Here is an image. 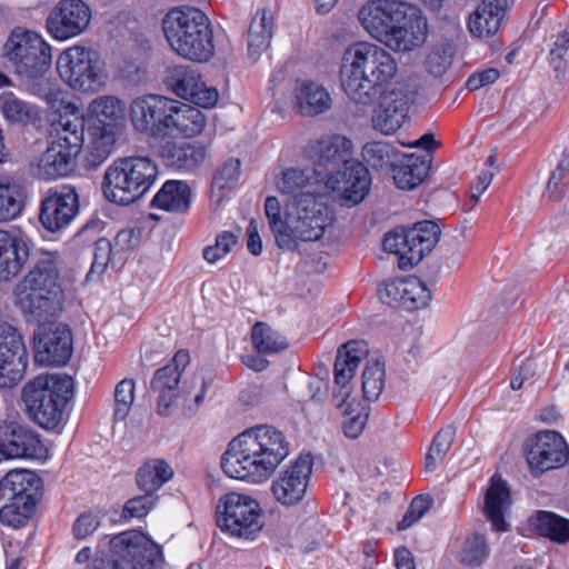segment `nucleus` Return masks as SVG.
Segmentation results:
<instances>
[{"label": "nucleus", "mask_w": 569, "mask_h": 569, "mask_svg": "<svg viewBox=\"0 0 569 569\" xmlns=\"http://www.w3.org/2000/svg\"><path fill=\"white\" fill-rule=\"evenodd\" d=\"M399 18L387 47L395 51H408L422 46L427 39L428 23L421 10L406 3Z\"/></svg>", "instance_id": "nucleus-24"}, {"label": "nucleus", "mask_w": 569, "mask_h": 569, "mask_svg": "<svg viewBox=\"0 0 569 569\" xmlns=\"http://www.w3.org/2000/svg\"><path fill=\"white\" fill-rule=\"evenodd\" d=\"M439 226L430 220L416 222L412 227H397L383 237V249L398 256L401 270L417 266L431 252L440 239Z\"/></svg>", "instance_id": "nucleus-10"}, {"label": "nucleus", "mask_w": 569, "mask_h": 569, "mask_svg": "<svg viewBox=\"0 0 569 569\" xmlns=\"http://www.w3.org/2000/svg\"><path fill=\"white\" fill-rule=\"evenodd\" d=\"M90 112L94 117L92 124H119L123 129L124 106L120 99L104 96L90 103Z\"/></svg>", "instance_id": "nucleus-43"}, {"label": "nucleus", "mask_w": 569, "mask_h": 569, "mask_svg": "<svg viewBox=\"0 0 569 569\" xmlns=\"http://www.w3.org/2000/svg\"><path fill=\"white\" fill-rule=\"evenodd\" d=\"M206 147L199 141L180 143V169H192L203 162Z\"/></svg>", "instance_id": "nucleus-62"}, {"label": "nucleus", "mask_w": 569, "mask_h": 569, "mask_svg": "<svg viewBox=\"0 0 569 569\" xmlns=\"http://www.w3.org/2000/svg\"><path fill=\"white\" fill-rule=\"evenodd\" d=\"M253 348L261 355L280 352L288 348V341L269 325L258 321L251 329Z\"/></svg>", "instance_id": "nucleus-46"}, {"label": "nucleus", "mask_w": 569, "mask_h": 569, "mask_svg": "<svg viewBox=\"0 0 569 569\" xmlns=\"http://www.w3.org/2000/svg\"><path fill=\"white\" fill-rule=\"evenodd\" d=\"M79 153L67 150L59 143L50 142L38 163L39 177L53 180L71 173L77 166Z\"/></svg>", "instance_id": "nucleus-30"}, {"label": "nucleus", "mask_w": 569, "mask_h": 569, "mask_svg": "<svg viewBox=\"0 0 569 569\" xmlns=\"http://www.w3.org/2000/svg\"><path fill=\"white\" fill-rule=\"evenodd\" d=\"M60 78L72 89L94 92L101 88L106 74L98 51L73 46L60 53L57 60Z\"/></svg>", "instance_id": "nucleus-11"}, {"label": "nucleus", "mask_w": 569, "mask_h": 569, "mask_svg": "<svg viewBox=\"0 0 569 569\" xmlns=\"http://www.w3.org/2000/svg\"><path fill=\"white\" fill-rule=\"evenodd\" d=\"M174 476L173 468L163 459H150L137 471L136 482L143 492L156 493Z\"/></svg>", "instance_id": "nucleus-37"}, {"label": "nucleus", "mask_w": 569, "mask_h": 569, "mask_svg": "<svg viewBox=\"0 0 569 569\" xmlns=\"http://www.w3.org/2000/svg\"><path fill=\"white\" fill-rule=\"evenodd\" d=\"M157 102L160 103L161 110L154 114V126L150 130V136L154 138L166 139L178 130V102L174 99L158 94Z\"/></svg>", "instance_id": "nucleus-47"}, {"label": "nucleus", "mask_w": 569, "mask_h": 569, "mask_svg": "<svg viewBox=\"0 0 569 569\" xmlns=\"http://www.w3.org/2000/svg\"><path fill=\"white\" fill-rule=\"evenodd\" d=\"M41 478L31 470H11L0 480V522L20 528L32 517L43 495Z\"/></svg>", "instance_id": "nucleus-8"}, {"label": "nucleus", "mask_w": 569, "mask_h": 569, "mask_svg": "<svg viewBox=\"0 0 569 569\" xmlns=\"http://www.w3.org/2000/svg\"><path fill=\"white\" fill-rule=\"evenodd\" d=\"M160 547L138 530H128L109 541V550L96 557L88 569H153L161 567Z\"/></svg>", "instance_id": "nucleus-9"}, {"label": "nucleus", "mask_w": 569, "mask_h": 569, "mask_svg": "<svg viewBox=\"0 0 569 569\" xmlns=\"http://www.w3.org/2000/svg\"><path fill=\"white\" fill-rule=\"evenodd\" d=\"M214 44L210 21L196 7L180 4V57L193 62H207Z\"/></svg>", "instance_id": "nucleus-13"}, {"label": "nucleus", "mask_w": 569, "mask_h": 569, "mask_svg": "<svg viewBox=\"0 0 569 569\" xmlns=\"http://www.w3.org/2000/svg\"><path fill=\"white\" fill-rule=\"evenodd\" d=\"M91 10L82 0H61L46 19L47 31L57 40L81 34L89 26Z\"/></svg>", "instance_id": "nucleus-20"}, {"label": "nucleus", "mask_w": 569, "mask_h": 569, "mask_svg": "<svg viewBox=\"0 0 569 569\" xmlns=\"http://www.w3.org/2000/svg\"><path fill=\"white\" fill-rule=\"evenodd\" d=\"M289 455V442L273 426L259 425L232 439L221 458L223 472L233 479H268Z\"/></svg>", "instance_id": "nucleus-1"}, {"label": "nucleus", "mask_w": 569, "mask_h": 569, "mask_svg": "<svg viewBox=\"0 0 569 569\" xmlns=\"http://www.w3.org/2000/svg\"><path fill=\"white\" fill-rule=\"evenodd\" d=\"M416 96L415 86L408 82H399L391 90L383 92L372 116L373 128L383 134L397 131L402 126Z\"/></svg>", "instance_id": "nucleus-16"}, {"label": "nucleus", "mask_w": 569, "mask_h": 569, "mask_svg": "<svg viewBox=\"0 0 569 569\" xmlns=\"http://www.w3.org/2000/svg\"><path fill=\"white\" fill-rule=\"evenodd\" d=\"M402 308L417 310L425 308L431 300V292L419 278L409 277L403 279Z\"/></svg>", "instance_id": "nucleus-50"}, {"label": "nucleus", "mask_w": 569, "mask_h": 569, "mask_svg": "<svg viewBox=\"0 0 569 569\" xmlns=\"http://www.w3.org/2000/svg\"><path fill=\"white\" fill-rule=\"evenodd\" d=\"M351 147L349 139L337 134L311 143L306 154L312 162L315 174L327 181L352 159Z\"/></svg>", "instance_id": "nucleus-19"}, {"label": "nucleus", "mask_w": 569, "mask_h": 569, "mask_svg": "<svg viewBox=\"0 0 569 569\" xmlns=\"http://www.w3.org/2000/svg\"><path fill=\"white\" fill-rule=\"evenodd\" d=\"M207 383L201 373L184 379L180 387V416L190 419L204 401Z\"/></svg>", "instance_id": "nucleus-39"}, {"label": "nucleus", "mask_w": 569, "mask_h": 569, "mask_svg": "<svg viewBox=\"0 0 569 569\" xmlns=\"http://www.w3.org/2000/svg\"><path fill=\"white\" fill-rule=\"evenodd\" d=\"M27 349L19 331L0 323V388L17 386L27 369Z\"/></svg>", "instance_id": "nucleus-17"}, {"label": "nucleus", "mask_w": 569, "mask_h": 569, "mask_svg": "<svg viewBox=\"0 0 569 569\" xmlns=\"http://www.w3.org/2000/svg\"><path fill=\"white\" fill-rule=\"evenodd\" d=\"M400 154L393 144L386 141H371L362 148L363 160L376 170L392 169Z\"/></svg>", "instance_id": "nucleus-45"}, {"label": "nucleus", "mask_w": 569, "mask_h": 569, "mask_svg": "<svg viewBox=\"0 0 569 569\" xmlns=\"http://www.w3.org/2000/svg\"><path fill=\"white\" fill-rule=\"evenodd\" d=\"M4 51L29 92L46 99L54 96L52 82L47 77L52 62L51 47L39 33L13 29Z\"/></svg>", "instance_id": "nucleus-3"}, {"label": "nucleus", "mask_w": 569, "mask_h": 569, "mask_svg": "<svg viewBox=\"0 0 569 569\" xmlns=\"http://www.w3.org/2000/svg\"><path fill=\"white\" fill-rule=\"evenodd\" d=\"M0 111L3 118L13 124L26 126L38 118L36 107L18 98L13 92L0 94Z\"/></svg>", "instance_id": "nucleus-41"}, {"label": "nucleus", "mask_w": 569, "mask_h": 569, "mask_svg": "<svg viewBox=\"0 0 569 569\" xmlns=\"http://www.w3.org/2000/svg\"><path fill=\"white\" fill-rule=\"evenodd\" d=\"M489 552L486 539L479 533L469 536L463 542L459 553L460 562L469 567H478L487 558Z\"/></svg>", "instance_id": "nucleus-52"}, {"label": "nucleus", "mask_w": 569, "mask_h": 569, "mask_svg": "<svg viewBox=\"0 0 569 569\" xmlns=\"http://www.w3.org/2000/svg\"><path fill=\"white\" fill-rule=\"evenodd\" d=\"M431 168V156L400 154L391 169L393 180L399 189L412 190L427 177Z\"/></svg>", "instance_id": "nucleus-32"}, {"label": "nucleus", "mask_w": 569, "mask_h": 569, "mask_svg": "<svg viewBox=\"0 0 569 569\" xmlns=\"http://www.w3.org/2000/svg\"><path fill=\"white\" fill-rule=\"evenodd\" d=\"M237 242L238 237L234 233L231 231H223L217 236L216 243L213 246H209L203 249V258L208 262L214 263L229 253Z\"/></svg>", "instance_id": "nucleus-59"}, {"label": "nucleus", "mask_w": 569, "mask_h": 569, "mask_svg": "<svg viewBox=\"0 0 569 569\" xmlns=\"http://www.w3.org/2000/svg\"><path fill=\"white\" fill-rule=\"evenodd\" d=\"M312 472V457L301 455L273 481L271 491L281 505L293 506L299 503L307 491Z\"/></svg>", "instance_id": "nucleus-23"}, {"label": "nucleus", "mask_w": 569, "mask_h": 569, "mask_svg": "<svg viewBox=\"0 0 569 569\" xmlns=\"http://www.w3.org/2000/svg\"><path fill=\"white\" fill-rule=\"evenodd\" d=\"M523 451L535 476L560 468L569 460V446L555 430H541L529 436L525 440Z\"/></svg>", "instance_id": "nucleus-14"}, {"label": "nucleus", "mask_w": 569, "mask_h": 569, "mask_svg": "<svg viewBox=\"0 0 569 569\" xmlns=\"http://www.w3.org/2000/svg\"><path fill=\"white\" fill-rule=\"evenodd\" d=\"M396 72L397 62L389 52L373 43L358 42L343 53L340 82L350 100L371 106L387 92L385 86Z\"/></svg>", "instance_id": "nucleus-2"}, {"label": "nucleus", "mask_w": 569, "mask_h": 569, "mask_svg": "<svg viewBox=\"0 0 569 569\" xmlns=\"http://www.w3.org/2000/svg\"><path fill=\"white\" fill-rule=\"evenodd\" d=\"M216 517L217 526L231 536L252 540L262 529L257 501L243 495L232 492L221 498Z\"/></svg>", "instance_id": "nucleus-12"}, {"label": "nucleus", "mask_w": 569, "mask_h": 569, "mask_svg": "<svg viewBox=\"0 0 569 569\" xmlns=\"http://www.w3.org/2000/svg\"><path fill=\"white\" fill-rule=\"evenodd\" d=\"M60 272L54 254L46 252L17 284L14 303L34 320L52 317L59 307Z\"/></svg>", "instance_id": "nucleus-4"}, {"label": "nucleus", "mask_w": 569, "mask_h": 569, "mask_svg": "<svg viewBox=\"0 0 569 569\" xmlns=\"http://www.w3.org/2000/svg\"><path fill=\"white\" fill-rule=\"evenodd\" d=\"M511 497L507 482L493 476L486 490L483 511L486 518L497 531H507L509 526L505 520V512L510 507Z\"/></svg>", "instance_id": "nucleus-28"}, {"label": "nucleus", "mask_w": 569, "mask_h": 569, "mask_svg": "<svg viewBox=\"0 0 569 569\" xmlns=\"http://www.w3.org/2000/svg\"><path fill=\"white\" fill-rule=\"evenodd\" d=\"M403 279L386 281L378 289V296L382 303L392 308H402Z\"/></svg>", "instance_id": "nucleus-63"}, {"label": "nucleus", "mask_w": 569, "mask_h": 569, "mask_svg": "<svg viewBox=\"0 0 569 569\" xmlns=\"http://www.w3.org/2000/svg\"><path fill=\"white\" fill-rule=\"evenodd\" d=\"M158 166L149 157L116 159L103 176V194L113 203L128 206L141 199L153 186Z\"/></svg>", "instance_id": "nucleus-6"}, {"label": "nucleus", "mask_w": 569, "mask_h": 569, "mask_svg": "<svg viewBox=\"0 0 569 569\" xmlns=\"http://www.w3.org/2000/svg\"><path fill=\"white\" fill-rule=\"evenodd\" d=\"M150 388L157 393V413L163 418L172 416L178 401V352L168 365L154 372Z\"/></svg>", "instance_id": "nucleus-27"}, {"label": "nucleus", "mask_w": 569, "mask_h": 569, "mask_svg": "<svg viewBox=\"0 0 569 569\" xmlns=\"http://www.w3.org/2000/svg\"><path fill=\"white\" fill-rule=\"evenodd\" d=\"M74 383L68 375H39L27 382L21 392L30 418L44 429L56 428L73 398Z\"/></svg>", "instance_id": "nucleus-5"}, {"label": "nucleus", "mask_w": 569, "mask_h": 569, "mask_svg": "<svg viewBox=\"0 0 569 569\" xmlns=\"http://www.w3.org/2000/svg\"><path fill=\"white\" fill-rule=\"evenodd\" d=\"M240 161L228 159L216 172L212 179L211 198L218 203L222 201V191L232 188L240 177Z\"/></svg>", "instance_id": "nucleus-49"}, {"label": "nucleus", "mask_w": 569, "mask_h": 569, "mask_svg": "<svg viewBox=\"0 0 569 569\" xmlns=\"http://www.w3.org/2000/svg\"><path fill=\"white\" fill-rule=\"evenodd\" d=\"M157 497L151 492H144L142 496L129 499L122 509L121 517L126 520L141 519L147 516L154 507Z\"/></svg>", "instance_id": "nucleus-57"}, {"label": "nucleus", "mask_w": 569, "mask_h": 569, "mask_svg": "<svg viewBox=\"0 0 569 569\" xmlns=\"http://www.w3.org/2000/svg\"><path fill=\"white\" fill-rule=\"evenodd\" d=\"M310 183V177L306 173L305 170L289 168L284 170L280 178L277 179V189L282 194H290L299 197L301 193H305L303 189L307 188ZM308 191H306L307 193Z\"/></svg>", "instance_id": "nucleus-53"}, {"label": "nucleus", "mask_w": 569, "mask_h": 569, "mask_svg": "<svg viewBox=\"0 0 569 569\" xmlns=\"http://www.w3.org/2000/svg\"><path fill=\"white\" fill-rule=\"evenodd\" d=\"M353 412L355 410L351 409V405L343 409L342 431L350 439H356L363 432L369 418V412L366 408H361V411L357 412V415H353Z\"/></svg>", "instance_id": "nucleus-60"}, {"label": "nucleus", "mask_w": 569, "mask_h": 569, "mask_svg": "<svg viewBox=\"0 0 569 569\" xmlns=\"http://www.w3.org/2000/svg\"><path fill=\"white\" fill-rule=\"evenodd\" d=\"M406 3L393 0H370L359 10L358 19L372 38L387 46L396 22H399V17L406 9Z\"/></svg>", "instance_id": "nucleus-22"}, {"label": "nucleus", "mask_w": 569, "mask_h": 569, "mask_svg": "<svg viewBox=\"0 0 569 569\" xmlns=\"http://www.w3.org/2000/svg\"><path fill=\"white\" fill-rule=\"evenodd\" d=\"M40 320L34 331V359L43 366H63L73 351L70 328L61 322Z\"/></svg>", "instance_id": "nucleus-15"}, {"label": "nucleus", "mask_w": 569, "mask_h": 569, "mask_svg": "<svg viewBox=\"0 0 569 569\" xmlns=\"http://www.w3.org/2000/svg\"><path fill=\"white\" fill-rule=\"evenodd\" d=\"M368 353V345L365 341H348L339 347L335 361V382L340 387L339 395H336V398L341 397V401L337 405L338 408L345 409L348 407L347 398L350 395L348 383Z\"/></svg>", "instance_id": "nucleus-26"}, {"label": "nucleus", "mask_w": 569, "mask_h": 569, "mask_svg": "<svg viewBox=\"0 0 569 569\" xmlns=\"http://www.w3.org/2000/svg\"><path fill=\"white\" fill-rule=\"evenodd\" d=\"M433 499L429 495H419L411 501L403 518L398 522V530H406L416 523L432 506Z\"/></svg>", "instance_id": "nucleus-58"}, {"label": "nucleus", "mask_w": 569, "mask_h": 569, "mask_svg": "<svg viewBox=\"0 0 569 569\" xmlns=\"http://www.w3.org/2000/svg\"><path fill=\"white\" fill-rule=\"evenodd\" d=\"M136 383L132 379L121 380L114 389V420L122 421L130 412L134 400Z\"/></svg>", "instance_id": "nucleus-55"}, {"label": "nucleus", "mask_w": 569, "mask_h": 569, "mask_svg": "<svg viewBox=\"0 0 569 569\" xmlns=\"http://www.w3.org/2000/svg\"><path fill=\"white\" fill-rule=\"evenodd\" d=\"M158 94H147L143 97L136 98L130 106V117L133 127L143 133H150V130L154 126V114L161 110L157 102Z\"/></svg>", "instance_id": "nucleus-44"}, {"label": "nucleus", "mask_w": 569, "mask_h": 569, "mask_svg": "<svg viewBox=\"0 0 569 569\" xmlns=\"http://www.w3.org/2000/svg\"><path fill=\"white\" fill-rule=\"evenodd\" d=\"M180 98L201 108H213L219 99L214 87H207L201 81L198 69L180 64Z\"/></svg>", "instance_id": "nucleus-29"}, {"label": "nucleus", "mask_w": 569, "mask_h": 569, "mask_svg": "<svg viewBox=\"0 0 569 569\" xmlns=\"http://www.w3.org/2000/svg\"><path fill=\"white\" fill-rule=\"evenodd\" d=\"M204 123L206 118L200 109L180 102V136L194 137L202 131Z\"/></svg>", "instance_id": "nucleus-54"}, {"label": "nucleus", "mask_w": 569, "mask_h": 569, "mask_svg": "<svg viewBox=\"0 0 569 569\" xmlns=\"http://www.w3.org/2000/svg\"><path fill=\"white\" fill-rule=\"evenodd\" d=\"M455 436L456 429L452 426H447L437 432L426 455L427 469H435L437 461L443 459L453 442Z\"/></svg>", "instance_id": "nucleus-51"}, {"label": "nucleus", "mask_w": 569, "mask_h": 569, "mask_svg": "<svg viewBox=\"0 0 569 569\" xmlns=\"http://www.w3.org/2000/svg\"><path fill=\"white\" fill-rule=\"evenodd\" d=\"M28 247L21 239L0 230V281L17 276L28 260Z\"/></svg>", "instance_id": "nucleus-33"}, {"label": "nucleus", "mask_w": 569, "mask_h": 569, "mask_svg": "<svg viewBox=\"0 0 569 569\" xmlns=\"http://www.w3.org/2000/svg\"><path fill=\"white\" fill-rule=\"evenodd\" d=\"M101 520L97 513L82 512L74 521L72 532L76 539L82 540L92 535L100 526Z\"/></svg>", "instance_id": "nucleus-64"}, {"label": "nucleus", "mask_w": 569, "mask_h": 569, "mask_svg": "<svg viewBox=\"0 0 569 569\" xmlns=\"http://www.w3.org/2000/svg\"><path fill=\"white\" fill-rule=\"evenodd\" d=\"M532 525L543 537L558 543L569 541V519H566L555 512L540 510L532 518Z\"/></svg>", "instance_id": "nucleus-42"}, {"label": "nucleus", "mask_w": 569, "mask_h": 569, "mask_svg": "<svg viewBox=\"0 0 569 569\" xmlns=\"http://www.w3.org/2000/svg\"><path fill=\"white\" fill-rule=\"evenodd\" d=\"M297 104L299 113L313 117L328 110L331 98L328 91L320 84L307 81L297 90Z\"/></svg>", "instance_id": "nucleus-38"}, {"label": "nucleus", "mask_w": 569, "mask_h": 569, "mask_svg": "<svg viewBox=\"0 0 569 569\" xmlns=\"http://www.w3.org/2000/svg\"><path fill=\"white\" fill-rule=\"evenodd\" d=\"M273 36V17L263 8L252 17L248 28L249 56L257 59L270 46Z\"/></svg>", "instance_id": "nucleus-36"}, {"label": "nucleus", "mask_w": 569, "mask_h": 569, "mask_svg": "<svg viewBox=\"0 0 569 569\" xmlns=\"http://www.w3.org/2000/svg\"><path fill=\"white\" fill-rule=\"evenodd\" d=\"M39 445L38 436L26 426L16 421L0 422V462L34 457Z\"/></svg>", "instance_id": "nucleus-25"}, {"label": "nucleus", "mask_w": 569, "mask_h": 569, "mask_svg": "<svg viewBox=\"0 0 569 569\" xmlns=\"http://www.w3.org/2000/svg\"><path fill=\"white\" fill-rule=\"evenodd\" d=\"M79 211V196L71 186L50 189L41 200L39 221L44 229L57 232L66 228Z\"/></svg>", "instance_id": "nucleus-18"}, {"label": "nucleus", "mask_w": 569, "mask_h": 569, "mask_svg": "<svg viewBox=\"0 0 569 569\" xmlns=\"http://www.w3.org/2000/svg\"><path fill=\"white\" fill-rule=\"evenodd\" d=\"M508 0H482L469 19V30L479 38L493 36L500 28Z\"/></svg>", "instance_id": "nucleus-31"}, {"label": "nucleus", "mask_w": 569, "mask_h": 569, "mask_svg": "<svg viewBox=\"0 0 569 569\" xmlns=\"http://www.w3.org/2000/svg\"><path fill=\"white\" fill-rule=\"evenodd\" d=\"M23 206V188L9 177H0V222L18 217Z\"/></svg>", "instance_id": "nucleus-40"}, {"label": "nucleus", "mask_w": 569, "mask_h": 569, "mask_svg": "<svg viewBox=\"0 0 569 569\" xmlns=\"http://www.w3.org/2000/svg\"><path fill=\"white\" fill-rule=\"evenodd\" d=\"M385 386V363L379 360L367 362L362 372V392L368 401L379 398Z\"/></svg>", "instance_id": "nucleus-48"}, {"label": "nucleus", "mask_w": 569, "mask_h": 569, "mask_svg": "<svg viewBox=\"0 0 569 569\" xmlns=\"http://www.w3.org/2000/svg\"><path fill=\"white\" fill-rule=\"evenodd\" d=\"M151 207L168 212L176 211L178 209V180L166 181L153 197Z\"/></svg>", "instance_id": "nucleus-61"}, {"label": "nucleus", "mask_w": 569, "mask_h": 569, "mask_svg": "<svg viewBox=\"0 0 569 569\" xmlns=\"http://www.w3.org/2000/svg\"><path fill=\"white\" fill-rule=\"evenodd\" d=\"M122 128L119 124H91L89 128L90 152L87 158L88 164L98 167L106 161L114 149L118 137Z\"/></svg>", "instance_id": "nucleus-35"}, {"label": "nucleus", "mask_w": 569, "mask_h": 569, "mask_svg": "<svg viewBox=\"0 0 569 569\" xmlns=\"http://www.w3.org/2000/svg\"><path fill=\"white\" fill-rule=\"evenodd\" d=\"M453 50L451 46L443 44L433 48L426 59V70L435 77H441L452 63Z\"/></svg>", "instance_id": "nucleus-56"}, {"label": "nucleus", "mask_w": 569, "mask_h": 569, "mask_svg": "<svg viewBox=\"0 0 569 569\" xmlns=\"http://www.w3.org/2000/svg\"><path fill=\"white\" fill-rule=\"evenodd\" d=\"M332 222L331 210L315 193H301L287 206L284 228L277 234V246L283 250L296 251L298 241H318Z\"/></svg>", "instance_id": "nucleus-7"}, {"label": "nucleus", "mask_w": 569, "mask_h": 569, "mask_svg": "<svg viewBox=\"0 0 569 569\" xmlns=\"http://www.w3.org/2000/svg\"><path fill=\"white\" fill-rule=\"evenodd\" d=\"M76 110L72 107L70 116H60L59 120L52 123L50 137L52 142L80 153L84 142V120L76 113Z\"/></svg>", "instance_id": "nucleus-34"}, {"label": "nucleus", "mask_w": 569, "mask_h": 569, "mask_svg": "<svg viewBox=\"0 0 569 569\" xmlns=\"http://www.w3.org/2000/svg\"><path fill=\"white\" fill-rule=\"evenodd\" d=\"M327 188L337 192L341 204L352 207L360 203L369 193L371 176L367 167L351 159L346 167L329 176Z\"/></svg>", "instance_id": "nucleus-21"}]
</instances>
